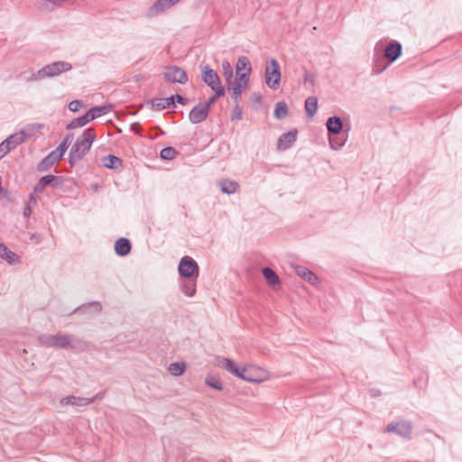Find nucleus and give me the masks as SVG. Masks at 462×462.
<instances>
[{"mask_svg": "<svg viewBox=\"0 0 462 462\" xmlns=\"http://www.w3.org/2000/svg\"><path fill=\"white\" fill-rule=\"evenodd\" d=\"M39 344L45 347L69 349L76 353L88 352L90 343L72 334L58 332L56 334H42L37 337Z\"/></svg>", "mask_w": 462, "mask_h": 462, "instance_id": "obj_1", "label": "nucleus"}, {"mask_svg": "<svg viewBox=\"0 0 462 462\" xmlns=\"http://www.w3.org/2000/svg\"><path fill=\"white\" fill-rule=\"evenodd\" d=\"M96 136L94 129L88 128L76 140L69 152V163L71 165L87 154Z\"/></svg>", "mask_w": 462, "mask_h": 462, "instance_id": "obj_2", "label": "nucleus"}, {"mask_svg": "<svg viewBox=\"0 0 462 462\" xmlns=\"http://www.w3.org/2000/svg\"><path fill=\"white\" fill-rule=\"evenodd\" d=\"M41 129V125H29L21 131L11 134L3 143L10 148V151L14 149L19 144L24 143L27 139L32 137L34 134Z\"/></svg>", "mask_w": 462, "mask_h": 462, "instance_id": "obj_3", "label": "nucleus"}, {"mask_svg": "<svg viewBox=\"0 0 462 462\" xmlns=\"http://www.w3.org/2000/svg\"><path fill=\"white\" fill-rule=\"evenodd\" d=\"M72 65L67 61H54L47 64L37 71V77L42 79L44 77L53 78L63 72L69 71Z\"/></svg>", "mask_w": 462, "mask_h": 462, "instance_id": "obj_4", "label": "nucleus"}, {"mask_svg": "<svg viewBox=\"0 0 462 462\" xmlns=\"http://www.w3.org/2000/svg\"><path fill=\"white\" fill-rule=\"evenodd\" d=\"M265 83L273 89L280 87L281 72L278 61L275 59L270 60V66L265 68Z\"/></svg>", "mask_w": 462, "mask_h": 462, "instance_id": "obj_5", "label": "nucleus"}, {"mask_svg": "<svg viewBox=\"0 0 462 462\" xmlns=\"http://www.w3.org/2000/svg\"><path fill=\"white\" fill-rule=\"evenodd\" d=\"M179 273L181 276L186 278H191L199 276V266L194 259L189 256H184L180 259L179 267Z\"/></svg>", "mask_w": 462, "mask_h": 462, "instance_id": "obj_6", "label": "nucleus"}, {"mask_svg": "<svg viewBox=\"0 0 462 462\" xmlns=\"http://www.w3.org/2000/svg\"><path fill=\"white\" fill-rule=\"evenodd\" d=\"M164 79L169 82L185 84L188 81L186 72L180 67L171 66L166 68L163 72Z\"/></svg>", "mask_w": 462, "mask_h": 462, "instance_id": "obj_7", "label": "nucleus"}, {"mask_svg": "<svg viewBox=\"0 0 462 462\" xmlns=\"http://www.w3.org/2000/svg\"><path fill=\"white\" fill-rule=\"evenodd\" d=\"M411 424L409 421H399L396 423H390L387 425L385 431L393 432L402 438H411Z\"/></svg>", "mask_w": 462, "mask_h": 462, "instance_id": "obj_8", "label": "nucleus"}, {"mask_svg": "<svg viewBox=\"0 0 462 462\" xmlns=\"http://www.w3.org/2000/svg\"><path fill=\"white\" fill-rule=\"evenodd\" d=\"M61 184V178L54 175L42 177L34 187L35 193H42L46 187L58 188Z\"/></svg>", "mask_w": 462, "mask_h": 462, "instance_id": "obj_9", "label": "nucleus"}, {"mask_svg": "<svg viewBox=\"0 0 462 462\" xmlns=\"http://www.w3.org/2000/svg\"><path fill=\"white\" fill-rule=\"evenodd\" d=\"M201 77L202 80L211 88L220 83L217 73L212 69L208 65H201Z\"/></svg>", "mask_w": 462, "mask_h": 462, "instance_id": "obj_10", "label": "nucleus"}, {"mask_svg": "<svg viewBox=\"0 0 462 462\" xmlns=\"http://www.w3.org/2000/svg\"><path fill=\"white\" fill-rule=\"evenodd\" d=\"M180 0H157L148 11L149 15H158L171 6L178 4Z\"/></svg>", "mask_w": 462, "mask_h": 462, "instance_id": "obj_11", "label": "nucleus"}, {"mask_svg": "<svg viewBox=\"0 0 462 462\" xmlns=\"http://www.w3.org/2000/svg\"><path fill=\"white\" fill-rule=\"evenodd\" d=\"M209 111L202 105L195 106L189 115V119L192 124H199L206 120Z\"/></svg>", "mask_w": 462, "mask_h": 462, "instance_id": "obj_12", "label": "nucleus"}, {"mask_svg": "<svg viewBox=\"0 0 462 462\" xmlns=\"http://www.w3.org/2000/svg\"><path fill=\"white\" fill-rule=\"evenodd\" d=\"M402 45L398 42H392L384 51V57L391 62L395 61L402 55Z\"/></svg>", "mask_w": 462, "mask_h": 462, "instance_id": "obj_13", "label": "nucleus"}, {"mask_svg": "<svg viewBox=\"0 0 462 462\" xmlns=\"http://www.w3.org/2000/svg\"><path fill=\"white\" fill-rule=\"evenodd\" d=\"M297 138V131L292 130L282 134L278 140L277 147L280 150L288 149Z\"/></svg>", "mask_w": 462, "mask_h": 462, "instance_id": "obj_14", "label": "nucleus"}, {"mask_svg": "<svg viewBox=\"0 0 462 462\" xmlns=\"http://www.w3.org/2000/svg\"><path fill=\"white\" fill-rule=\"evenodd\" d=\"M259 369L254 365H248L243 368H240L238 371V374L236 376L246 381V382H260L261 379H258L254 376V372L258 371Z\"/></svg>", "mask_w": 462, "mask_h": 462, "instance_id": "obj_15", "label": "nucleus"}, {"mask_svg": "<svg viewBox=\"0 0 462 462\" xmlns=\"http://www.w3.org/2000/svg\"><path fill=\"white\" fill-rule=\"evenodd\" d=\"M294 271L299 277L307 281L310 284L314 285L318 282V276L308 268L298 265L294 268Z\"/></svg>", "mask_w": 462, "mask_h": 462, "instance_id": "obj_16", "label": "nucleus"}, {"mask_svg": "<svg viewBox=\"0 0 462 462\" xmlns=\"http://www.w3.org/2000/svg\"><path fill=\"white\" fill-rule=\"evenodd\" d=\"M60 160V157L51 152L37 164V171L41 172L46 171Z\"/></svg>", "mask_w": 462, "mask_h": 462, "instance_id": "obj_17", "label": "nucleus"}, {"mask_svg": "<svg viewBox=\"0 0 462 462\" xmlns=\"http://www.w3.org/2000/svg\"><path fill=\"white\" fill-rule=\"evenodd\" d=\"M0 257L5 260L9 264L20 263L19 256L11 251L5 245L0 242Z\"/></svg>", "mask_w": 462, "mask_h": 462, "instance_id": "obj_18", "label": "nucleus"}, {"mask_svg": "<svg viewBox=\"0 0 462 462\" xmlns=\"http://www.w3.org/2000/svg\"><path fill=\"white\" fill-rule=\"evenodd\" d=\"M92 403V400L84 397L69 395L60 400L62 405L86 406Z\"/></svg>", "mask_w": 462, "mask_h": 462, "instance_id": "obj_19", "label": "nucleus"}, {"mask_svg": "<svg viewBox=\"0 0 462 462\" xmlns=\"http://www.w3.org/2000/svg\"><path fill=\"white\" fill-rule=\"evenodd\" d=\"M327 128L330 134L337 135L338 134L343 128V123L340 117L338 116H331L327 121Z\"/></svg>", "mask_w": 462, "mask_h": 462, "instance_id": "obj_20", "label": "nucleus"}, {"mask_svg": "<svg viewBox=\"0 0 462 462\" xmlns=\"http://www.w3.org/2000/svg\"><path fill=\"white\" fill-rule=\"evenodd\" d=\"M217 365L219 367L226 369V371H228L230 374H234L235 376L236 374H238V371L240 368H238L232 360H230L226 357L217 356Z\"/></svg>", "mask_w": 462, "mask_h": 462, "instance_id": "obj_21", "label": "nucleus"}, {"mask_svg": "<svg viewBox=\"0 0 462 462\" xmlns=\"http://www.w3.org/2000/svg\"><path fill=\"white\" fill-rule=\"evenodd\" d=\"M112 108H113L112 105L93 106L87 113L89 116V119L92 121L96 118L100 117L101 116L108 114L112 110Z\"/></svg>", "mask_w": 462, "mask_h": 462, "instance_id": "obj_22", "label": "nucleus"}, {"mask_svg": "<svg viewBox=\"0 0 462 462\" xmlns=\"http://www.w3.org/2000/svg\"><path fill=\"white\" fill-rule=\"evenodd\" d=\"M151 104L152 109L161 111L171 106H174V97H170L166 98H154L151 101Z\"/></svg>", "mask_w": 462, "mask_h": 462, "instance_id": "obj_23", "label": "nucleus"}, {"mask_svg": "<svg viewBox=\"0 0 462 462\" xmlns=\"http://www.w3.org/2000/svg\"><path fill=\"white\" fill-rule=\"evenodd\" d=\"M115 250L118 255L125 256L130 253L131 244L127 238L121 237L116 241Z\"/></svg>", "mask_w": 462, "mask_h": 462, "instance_id": "obj_24", "label": "nucleus"}, {"mask_svg": "<svg viewBox=\"0 0 462 462\" xmlns=\"http://www.w3.org/2000/svg\"><path fill=\"white\" fill-rule=\"evenodd\" d=\"M245 88L246 86H245V84L235 80L232 85L228 87V92L230 93L231 97L235 100V102L238 103L237 98Z\"/></svg>", "mask_w": 462, "mask_h": 462, "instance_id": "obj_25", "label": "nucleus"}, {"mask_svg": "<svg viewBox=\"0 0 462 462\" xmlns=\"http://www.w3.org/2000/svg\"><path fill=\"white\" fill-rule=\"evenodd\" d=\"M219 187L223 193L234 194L238 188V184L236 181L229 180H221L219 181Z\"/></svg>", "mask_w": 462, "mask_h": 462, "instance_id": "obj_26", "label": "nucleus"}, {"mask_svg": "<svg viewBox=\"0 0 462 462\" xmlns=\"http://www.w3.org/2000/svg\"><path fill=\"white\" fill-rule=\"evenodd\" d=\"M263 275L265 278V280L267 281V282L273 287H274L280 283L278 275L275 273V272L273 269H271L269 267H265L263 269Z\"/></svg>", "mask_w": 462, "mask_h": 462, "instance_id": "obj_27", "label": "nucleus"}, {"mask_svg": "<svg viewBox=\"0 0 462 462\" xmlns=\"http://www.w3.org/2000/svg\"><path fill=\"white\" fill-rule=\"evenodd\" d=\"M318 109V99L316 97H309L305 100V110L310 117L314 116Z\"/></svg>", "mask_w": 462, "mask_h": 462, "instance_id": "obj_28", "label": "nucleus"}, {"mask_svg": "<svg viewBox=\"0 0 462 462\" xmlns=\"http://www.w3.org/2000/svg\"><path fill=\"white\" fill-rule=\"evenodd\" d=\"M121 159L116 155H107L103 158V165L108 169H116L121 165Z\"/></svg>", "mask_w": 462, "mask_h": 462, "instance_id": "obj_29", "label": "nucleus"}, {"mask_svg": "<svg viewBox=\"0 0 462 462\" xmlns=\"http://www.w3.org/2000/svg\"><path fill=\"white\" fill-rule=\"evenodd\" d=\"M90 121L91 120L89 119V116H88V113H86L84 116L73 119L67 125V129L69 130V129H75V128L82 127V126H84L85 125H87Z\"/></svg>", "mask_w": 462, "mask_h": 462, "instance_id": "obj_30", "label": "nucleus"}, {"mask_svg": "<svg viewBox=\"0 0 462 462\" xmlns=\"http://www.w3.org/2000/svg\"><path fill=\"white\" fill-rule=\"evenodd\" d=\"M288 116V106L285 102H278L274 109V116L277 119H283Z\"/></svg>", "mask_w": 462, "mask_h": 462, "instance_id": "obj_31", "label": "nucleus"}, {"mask_svg": "<svg viewBox=\"0 0 462 462\" xmlns=\"http://www.w3.org/2000/svg\"><path fill=\"white\" fill-rule=\"evenodd\" d=\"M236 70V73H239L242 70L251 71V66L247 57L242 56L238 58Z\"/></svg>", "mask_w": 462, "mask_h": 462, "instance_id": "obj_32", "label": "nucleus"}, {"mask_svg": "<svg viewBox=\"0 0 462 462\" xmlns=\"http://www.w3.org/2000/svg\"><path fill=\"white\" fill-rule=\"evenodd\" d=\"M205 383L211 387V388H214L216 390H218V391H221L223 389V384L222 383L219 381V379L216 378L214 375L212 374H208L205 378Z\"/></svg>", "mask_w": 462, "mask_h": 462, "instance_id": "obj_33", "label": "nucleus"}, {"mask_svg": "<svg viewBox=\"0 0 462 462\" xmlns=\"http://www.w3.org/2000/svg\"><path fill=\"white\" fill-rule=\"evenodd\" d=\"M169 371L172 375L179 376L181 375L185 371V364L180 363H172L169 366Z\"/></svg>", "mask_w": 462, "mask_h": 462, "instance_id": "obj_34", "label": "nucleus"}, {"mask_svg": "<svg viewBox=\"0 0 462 462\" xmlns=\"http://www.w3.org/2000/svg\"><path fill=\"white\" fill-rule=\"evenodd\" d=\"M182 291L189 297H192L196 293V282L189 281L186 282L182 286Z\"/></svg>", "mask_w": 462, "mask_h": 462, "instance_id": "obj_35", "label": "nucleus"}, {"mask_svg": "<svg viewBox=\"0 0 462 462\" xmlns=\"http://www.w3.org/2000/svg\"><path fill=\"white\" fill-rule=\"evenodd\" d=\"M222 70L226 80L228 84H231V79L233 78V69L231 64L228 61H224L222 63Z\"/></svg>", "mask_w": 462, "mask_h": 462, "instance_id": "obj_36", "label": "nucleus"}, {"mask_svg": "<svg viewBox=\"0 0 462 462\" xmlns=\"http://www.w3.org/2000/svg\"><path fill=\"white\" fill-rule=\"evenodd\" d=\"M177 151L172 147H165L161 151V158L163 160H172L177 155Z\"/></svg>", "mask_w": 462, "mask_h": 462, "instance_id": "obj_37", "label": "nucleus"}, {"mask_svg": "<svg viewBox=\"0 0 462 462\" xmlns=\"http://www.w3.org/2000/svg\"><path fill=\"white\" fill-rule=\"evenodd\" d=\"M345 143V141L344 140H341L339 137L337 136H335V137H330L329 138V144H330V147L333 149V150H338L340 149Z\"/></svg>", "mask_w": 462, "mask_h": 462, "instance_id": "obj_38", "label": "nucleus"}, {"mask_svg": "<svg viewBox=\"0 0 462 462\" xmlns=\"http://www.w3.org/2000/svg\"><path fill=\"white\" fill-rule=\"evenodd\" d=\"M251 71H245V73H236V79L235 80L241 82L242 84H245V86L247 87L249 82V75Z\"/></svg>", "mask_w": 462, "mask_h": 462, "instance_id": "obj_39", "label": "nucleus"}, {"mask_svg": "<svg viewBox=\"0 0 462 462\" xmlns=\"http://www.w3.org/2000/svg\"><path fill=\"white\" fill-rule=\"evenodd\" d=\"M68 147L69 146L68 143H66V142H61L60 145L52 152L55 154H57V156L60 157V159H61L65 152L67 151Z\"/></svg>", "mask_w": 462, "mask_h": 462, "instance_id": "obj_40", "label": "nucleus"}, {"mask_svg": "<svg viewBox=\"0 0 462 462\" xmlns=\"http://www.w3.org/2000/svg\"><path fill=\"white\" fill-rule=\"evenodd\" d=\"M211 89L215 91L214 97L216 98L220 97L225 95V88L222 86L221 82L217 84L216 86H212Z\"/></svg>", "mask_w": 462, "mask_h": 462, "instance_id": "obj_41", "label": "nucleus"}, {"mask_svg": "<svg viewBox=\"0 0 462 462\" xmlns=\"http://www.w3.org/2000/svg\"><path fill=\"white\" fill-rule=\"evenodd\" d=\"M387 69V65L383 61L377 62L374 68L373 72L374 74H380Z\"/></svg>", "mask_w": 462, "mask_h": 462, "instance_id": "obj_42", "label": "nucleus"}, {"mask_svg": "<svg viewBox=\"0 0 462 462\" xmlns=\"http://www.w3.org/2000/svg\"><path fill=\"white\" fill-rule=\"evenodd\" d=\"M242 118V111L239 108V106L237 103H236V106L233 109L231 119L234 120H240Z\"/></svg>", "mask_w": 462, "mask_h": 462, "instance_id": "obj_43", "label": "nucleus"}, {"mask_svg": "<svg viewBox=\"0 0 462 462\" xmlns=\"http://www.w3.org/2000/svg\"><path fill=\"white\" fill-rule=\"evenodd\" d=\"M81 107V102L79 101V100H72L71 102H69V109L72 112H77L80 109Z\"/></svg>", "mask_w": 462, "mask_h": 462, "instance_id": "obj_44", "label": "nucleus"}, {"mask_svg": "<svg viewBox=\"0 0 462 462\" xmlns=\"http://www.w3.org/2000/svg\"><path fill=\"white\" fill-rule=\"evenodd\" d=\"M10 148H8L3 142L0 143V160L5 157L8 152H10Z\"/></svg>", "mask_w": 462, "mask_h": 462, "instance_id": "obj_45", "label": "nucleus"}, {"mask_svg": "<svg viewBox=\"0 0 462 462\" xmlns=\"http://www.w3.org/2000/svg\"><path fill=\"white\" fill-rule=\"evenodd\" d=\"M304 81L307 83H310L311 85H314L315 83V77L313 74L307 72L304 76Z\"/></svg>", "mask_w": 462, "mask_h": 462, "instance_id": "obj_46", "label": "nucleus"}, {"mask_svg": "<svg viewBox=\"0 0 462 462\" xmlns=\"http://www.w3.org/2000/svg\"><path fill=\"white\" fill-rule=\"evenodd\" d=\"M217 98L212 96L203 106L209 111L211 106L216 102Z\"/></svg>", "mask_w": 462, "mask_h": 462, "instance_id": "obj_47", "label": "nucleus"}, {"mask_svg": "<svg viewBox=\"0 0 462 462\" xmlns=\"http://www.w3.org/2000/svg\"><path fill=\"white\" fill-rule=\"evenodd\" d=\"M173 97H174V101L176 100L178 103H180L181 105H185L187 102V99L179 94H176Z\"/></svg>", "mask_w": 462, "mask_h": 462, "instance_id": "obj_48", "label": "nucleus"}, {"mask_svg": "<svg viewBox=\"0 0 462 462\" xmlns=\"http://www.w3.org/2000/svg\"><path fill=\"white\" fill-rule=\"evenodd\" d=\"M31 214H32V208L30 207V205H26L23 209L24 217L29 218Z\"/></svg>", "mask_w": 462, "mask_h": 462, "instance_id": "obj_49", "label": "nucleus"}, {"mask_svg": "<svg viewBox=\"0 0 462 462\" xmlns=\"http://www.w3.org/2000/svg\"><path fill=\"white\" fill-rule=\"evenodd\" d=\"M36 203H37L36 197L33 194H31L26 205H30V207H32V205H35Z\"/></svg>", "mask_w": 462, "mask_h": 462, "instance_id": "obj_50", "label": "nucleus"}, {"mask_svg": "<svg viewBox=\"0 0 462 462\" xmlns=\"http://www.w3.org/2000/svg\"><path fill=\"white\" fill-rule=\"evenodd\" d=\"M104 395H105V393H97L94 397L89 398V399H90V400H92V403H93V402H94L95 401H97V400H101V399H103Z\"/></svg>", "mask_w": 462, "mask_h": 462, "instance_id": "obj_51", "label": "nucleus"}, {"mask_svg": "<svg viewBox=\"0 0 462 462\" xmlns=\"http://www.w3.org/2000/svg\"><path fill=\"white\" fill-rule=\"evenodd\" d=\"M72 137H73L72 134H69L66 136V138L63 140V142H66V143H68V145H69L72 140Z\"/></svg>", "mask_w": 462, "mask_h": 462, "instance_id": "obj_52", "label": "nucleus"}, {"mask_svg": "<svg viewBox=\"0 0 462 462\" xmlns=\"http://www.w3.org/2000/svg\"><path fill=\"white\" fill-rule=\"evenodd\" d=\"M93 304H94L95 306H97V307L98 308V310H101V305H100V303H99V302L95 301Z\"/></svg>", "mask_w": 462, "mask_h": 462, "instance_id": "obj_53", "label": "nucleus"}]
</instances>
